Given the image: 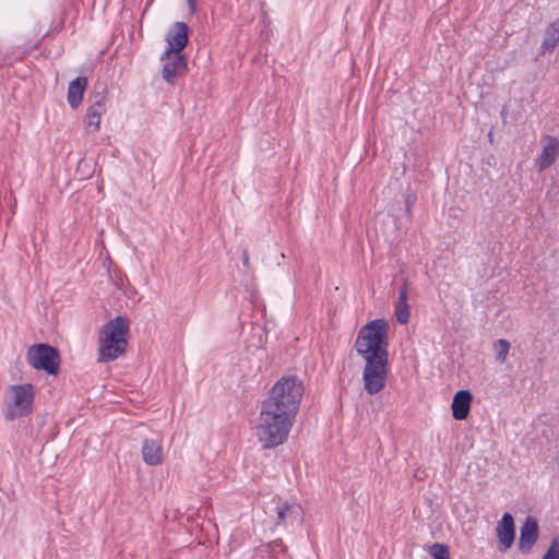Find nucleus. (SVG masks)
I'll use <instances>...</instances> for the list:
<instances>
[{"label":"nucleus","instance_id":"1","mask_svg":"<svg viewBox=\"0 0 559 559\" xmlns=\"http://www.w3.org/2000/svg\"><path fill=\"white\" fill-rule=\"evenodd\" d=\"M304 395L302 382L295 376L282 377L262 402L255 436L264 449L283 444L298 413Z\"/></svg>","mask_w":559,"mask_h":559},{"label":"nucleus","instance_id":"2","mask_svg":"<svg viewBox=\"0 0 559 559\" xmlns=\"http://www.w3.org/2000/svg\"><path fill=\"white\" fill-rule=\"evenodd\" d=\"M389 323L374 319L358 331L355 349L364 359L389 358Z\"/></svg>","mask_w":559,"mask_h":559},{"label":"nucleus","instance_id":"3","mask_svg":"<svg viewBox=\"0 0 559 559\" xmlns=\"http://www.w3.org/2000/svg\"><path fill=\"white\" fill-rule=\"evenodd\" d=\"M129 322L123 317H117L103 325L99 334L98 361L107 362L117 359L127 348Z\"/></svg>","mask_w":559,"mask_h":559},{"label":"nucleus","instance_id":"4","mask_svg":"<svg viewBox=\"0 0 559 559\" xmlns=\"http://www.w3.org/2000/svg\"><path fill=\"white\" fill-rule=\"evenodd\" d=\"M35 400L34 386L29 383L10 385L5 396V420L28 416Z\"/></svg>","mask_w":559,"mask_h":559},{"label":"nucleus","instance_id":"5","mask_svg":"<svg viewBox=\"0 0 559 559\" xmlns=\"http://www.w3.org/2000/svg\"><path fill=\"white\" fill-rule=\"evenodd\" d=\"M29 365L37 370H44L48 374H57L60 366L59 353L48 344H36L27 352Z\"/></svg>","mask_w":559,"mask_h":559},{"label":"nucleus","instance_id":"6","mask_svg":"<svg viewBox=\"0 0 559 559\" xmlns=\"http://www.w3.org/2000/svg\"><path fill=\"white\" fill-rule=\"evenodd\" d=\"M362 371L365 390L374 395L382 391L386 384L389 358L365 359Z\"/></svg>","mask_w":559,"mask_h":559},{"label":"nucleus","instance_id":"7","mask_svg":"<svg viewBox=\"0 0 559 559\" xmlns=\"http://www.w3.org/2000/svg\"><path fill=\"white\" fill-rule=\"evenodd\" d=\"M107 94L106 86L100 85L99 90H95L91 95L85 120V129L88 132L99 130L102 116L106 112Z\"/></svg>","mask_w":559,"mask_h":559},{"label":"nucleus","instance_id":"8","mask_svg":"<svg viewBox=\"0 0 559 559\" xmlns=\"http://www.w3.org/2000/svg\"><path fill=\"white\" fill-rule=\"evenodd\" d=\"M188 25L183 22H176L166 35L167 48L165 56L170 52H179L188 45Z\"/></svg>","mask_w":559,"mask_h":559},{"label":"nucleus","instance_id":"9","mask_svg":"<svg viewBox=\"0 0 559 559\" xmlns=\"http://www.w3.org/2000/svg\"><path fill=\"white\" fill-rule=\"evenodd\" d=\"M160 60L164 61L163 79L167 83L174 84L177 75L187 68L186 56L179 52H170L169 56L166 57L164 51Z\"/></svg>","mask_w":559,"mask_h":559},{"label":"nucleus","instance_id":"10","mask_svg":"<svg viewBox=\"0 0 559 559\" xmlns=\"http://www.w3.org/2000/svg\"><path fill=\"white\" fill-rule=\"evenodd\" d=\"M538 538V523L533 516H527L520 530L519 549L528 552Z\"/></svg>","mask_w":559,"mask_h":559},{"label":"nucleus","instance_id":"11","mask_svg":"<svg viewBox=\"0 0 559 559\" xmlns=\"http://www.w3.org/2000/svg\"><path fill=\"white\" fill-rule=\"evenodd\" d=\"M496 532L499 543L501 544L500 550L506 551L512 546L515 537L514 520L510 513L506 512L502 515L497 524Z\"/></svg>","mask_w":559,"mask_h":559},{"label":"nucleus","instance_id":"12","mask_svg":"<svg viewBox=\"0 0 559 559\" xmlns=\"http://www.w3.org/2000/svg\"><path fill=\"white\" fill-rule=\"evenodd\" d=\"M559 156V141L557 138L547 136V143L543 146L540 154L535 159L539 173L549 168Z\"/></svg>","mask_w":559,"mask_h":559},{"label":"nucleus","instance_id":"13","mask_svg":"<svg viewBox=\"0 0 559 559\" xmlns=\"http://www.w3.org/2000/svg\"><path fill=\"white\" fill-rule=\"evenodd\" d=\"M472 393L467 390H461L455 393L452 401V416L456 420L467 418L471 409Z\"/></svg>","mask_w":559,"mask_h":559},{"label":"nucleus","instance_id":"14","mask_svg":"<svg viewBox=\"0 0 559 559\" xmlns=\"http://www.w3.org/2000/svg\"><path fill=\"white\" fill-rule=\"evenodd\" d=\"M162 443L155 439H145L142 445V457L145 464L156 466L163 463Z\"/></svg>","mask_w":559,"mask_h":559},{"label":"nucleus","instance_id":"15","mask_svg":"<svg viewBox=\"0 0 559 559\" xmlns=\"http://www.w3.org/2000/svg\"><path fill=\"white\" fill-rule=\"evenodd\" d=\"M302 515L301 507L297 503H289L287 501L276 507V524H285L300 519Z\"/></svg>","mask_w":559,"mask_h":559},{"label":"nucleus","instance_id":"16","mask_svg":"<svg viewBox=\"0 0 559 559\" xmlns=\"http://www.w3.org/2000/svg\"><path fill=\"white\" fill-rule=\"evenodd\" d=\"M559 44V17L551 22L545 29L544 39L539 47V53L545 55L555 50Z\"/></svg>","mask_w":559,"mask_h":559},{"label":"nucleus","instance_id":"17","mask_svg":"<svg viewBox=\"0 0 559 559\" xmlns=\"http://www.w3.org/2000/svg\"><path fill=\"white\" fill-rule=\"evenodd\" d=\"M87 79L79 76L71 81L68 87V103L72 108H78L82 103L84 92L86 90Z\"/></svg>","mask_w":559,"mask_h":559},{"label":"nucleus","instance_id":"18","mask_svg":"<svg viewBox=\"0 0 559 559\" xmlns=\"http://www.w3.org/2000/svg\"><path fill=\"white\" fill-rule=\"evenodd\" d=\"M408 288L407 282H403L399 289V299L395 305V317L399 323L405 324L409 320V307L407 304Z\"/></svg>","mask_w":559,"mask_h":559},{"label":"nucleus","instance_id":"19","mask_svg":"<svg viewBox=\"0 0 559 559\" xmlns=\"http://www.w3.org/2000/svg\"><path fill=\"white\" fill-rule=\"evenodd\" d=\"M493 349L496 352V359L500 364H504L508 358L510 350V342L503 338L497 340L493 343Z\"/></svg>","mask_w":559,"mask_h":559},{"label":"nucleus","instance_id":"20","mask_svg":"<svg viewBox=\"0 0 559 559\" xmlns=\"http://www.w3.org/2000/svg\"><path fill=\"white\" fill-rule=\"evenodd\" d=\"M430 555L433 559H450L449 547L443 544H433L430 548Z\"/></svg>","mask_w":559,"mask_h":559},{"label":"nucleus","instance_id":"21","mask_svg":"<svg viewBox=\"0 0 559 559\" xmlns=\"http://www.w3.org/2000/svg\"><path fill=\"white\" fill-rule=\"evenodd\" d=\"M542 559H559V538H552L550 546Z\"/></svg>","mask_w":559,"mask_h":559},{"label":"nucleus","instance_id":"22","mask_svg":"<svg viewBox=\"0 0 559 559\" xmlns=\"http://www.w3.org/2000/svg\"><path fill=\"white\" fill-rule=\"evenodd\" d=\"M187 2H188L190 13L194 14L197 11V0H187Z\"/></svg>","mask_w":559,"mask_h":559},{"label":"nucleus","instance_id":"23","mask_svg":"<svg viewBox=\"0 0 559 559\" xmlns=\"http://www.w3.org/2000/svg\"><path fill=\"white\" fill-rule=\"evenodd\" d=\"M242 264L245 266H248V264H249V254L247 251H243V253H242Z\"/></svg>","mask_w":559,"mask_h":559},{"label":"nucleus","instance_id":"24","mask_svg":"<svg viewBox=\"0 0 559 559\" xmlns=\"http://www.w3.org/2000/svg\"><path fill=\"white\" fill-rule=\"evenodd\" d=\"M504 115H506V106L501 110V116L504 117Z\"/></svg>","mask_w":559,"mask_h":559}]
</instances>
